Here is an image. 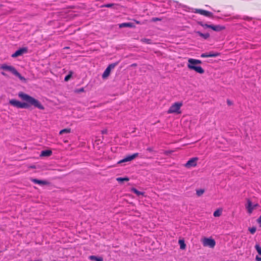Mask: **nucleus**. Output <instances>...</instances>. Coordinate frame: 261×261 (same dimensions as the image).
I'll use <instances>...</instances> for the list:
<instances>
[{
	"label": "nucleus",
	"mask_w": 261,
	"mask_h": 261,
	"mask_svg": "<svg viewBox=\"0 0 261 261\" xmlns=\"http://www.w3.org/2000/svg\"><path fill=\"white\" fill-rule=\"evenodd\" d=\"M18 95L24 102H20L15 99H12L9 100V103L11 106L18 109H28L31 106H34L40 110H43L44 109V107L39 100L29 95L20 92L18 93Z\"/></svg>",
	"instance_id": "f257e3e1"
},
{
	"label": "nucleus",
	"mask_w": 261,
	"mask_h": 261,
	"mask_svg": "<svg viewBox=\"0 0 261 261\" xmlns=\"http://www.w3.org/2000/svg\"><path fill=\"white\" fill-rule=\"evenodd\" d=\"M201 63V60L190 58L188 61L187 67L189 69L194 70L197 73L203 74L204 72V70L201 66H197V64Z\"/></svg>",
	"instance_id": "f03ea898"
},
{
	"label": "nucleus",
	"mask_w": 261,
	"mask_h": 261,
	"mask_svg": "<svg viewBox=\"0 0 261 261\" xmlns=\"http://www.w3.org/2000/svg\"><path fill=\"white\" fill-rule=\"evenodd\" d=\"M1 69L11 72L13 74L18 77L21 81L26 82V79L16 70V69L12 66L8 65L3 64L1 65Z\"/></svg>",
	"instance_id": "7ed1b4c3"
},
{
	"label": "nucleus",
	"mask_w": 261,
	"mask_h": 261,
	"mask_svg": "<svg viewBox=\"0 0 261 261\" xmlns=\"http://www.w3.org/2000/svg\"><path fill=\"white\" fill-rule=\"evenodd\" d=\"M182 106V103L181 102H175L173 105L171 106V107L168 109L167 113L168 114H180V108Z\"/></svg>",
	"instance_id": "20e7f679"
},
{
	"label": "nucleus",
	"mask_w": 261,
	"mask_h": 261,
	"mask_svg": "<svg viewBox=\"0 0 261 261\" xmlns=\"http://www.w3.org/2000/svg\"><path fill=\"white\" fill-rule=\"evenodd\" d=\"M202 243L204 246H208L210 248H213L215 246V241L211 238H204L202 241Z\"/></svg>",
	"instance_id": "39448f33"
},
{
	"label": "nucleus",
	"mask_w": 261,
	"mask_h": 261,
	"mask_svg": "<svg viewBox=\"0 0 261 261\" xmlns=\"http://www.w3.org/2000/svg\"><path fill=\"white\" fill-rule=\"evenodd\" d=\"M198 161V158L197 157L191 158L185 164L184 166L187 168L196 167L197 166Z\"/></svg>",
	"instance_id": "423d86ee"
},
{
	"label": "nucleus",
	"mask_w": 261,
	"mask_h": 261,
	"mask_svg": "<svg viewBox=\"0 0 261 261\" xmlns=\"http://www.w3.org/2000/svg\"><path fill=\"white\" fill-rule=\"evenodd\" d=\"M117 64V63H112L108 66L102 75V77L103 79L107 78L109 76L111 70L113 69Z\"/></svg>",
	"instance_id": "0eeeda50"
},
{
	"label": "nucleus",
	"mask_w": 261,
	"mask_h": 261,
	"mask_svg": "<svg viewBox=\"0 0 261 261\" xmlns=\"http://www.w3.org/2000/svg\"><path fill=\"white\" fill-rule=\"evenodd\" d=\"M194 12L211 18H213L214 16L212 12L202 9H196L195 10Z\"/></svg>",
	"instance_id": "6e6552de"
},
{
	"label": "nucleus",
	"mask_w": 261,
	"mask_h": 261,
	"mask_svg": "<svg viewBox=\"0 0 261 261\" xmlns=\"http://www.w3.org/2000/svg\"><path fill=\"white\" fill-rule=\"evenodd\" d=\"M138 155H139L138 153H135L132 155H128V156L125 157V158H124L123 159L119 161L118 162V164H121L122 163L131 161L133 160H134V159H135L136 158H137L138 156Z\"/></svg>",
	"instance_id": "1a4fd4ad"
},
{
	"label": "nucleus",
	"mask_w": 261,
	"mask_h": 261,
	"mask_svg": "<svg viewBox=\"0 0 261 261\" xmlns=\"http://www.w3.org/2000/svg\"><path fill=\"white\" fill-rule=\"evenodd\" d=\"M257 206L258 204H257L253 205L251 200L247 199V203L246 205V208H247V212L249 214H251L253 210Z\"/></svg>",
	"instance_id": "9d476101"
},
{
	"label": "nucleus",
	"mask_w": 261,
	"mask_h": 261,
	"mask_svg": "<svg viewBox=\"0 0 261 261\" xmlns=\"http://www.w3.org/2000/svg\"><path fill=\"white\" fill-rule=\"evenodd\" d=\"M27 51L26 48H20L16 50L14 54L12 55V57L16 58L19 56L22 55L24 53Z\"/></svg>",
	"instance_id": "9b49d317"
},
{
	"label": "nucleus",
	"mask_w": 261,
	"mask_h": 261,
	"mask_svg": "<svg viewBox=\"0 0 261 261\" xmlns=\"http://www.w3.org/2000/svg\"><path fill=\"white\" fill-rule=\"evenodd\" d=\"M210 27H211L210 29H212L213 31H216V32H220L222 30H225V27L224 26L221 25H215L211 24Z\"/></svg>",
	"instance_id": "f8f14e48"
},
{
	"label": "nucleus",
	"mask_w": 261,
	"mask_h": 261,
	"mask_svg": "<svg viewBox=\"0 0 261 261\" xmlns=\"http://www.w3.org/2000/svg\"><path fill=\"white\" fill-rule=\"evenodd\" d=\"M220 55V53H212L210 52L208 54L204 53L201 55V57L202 58H207V57H216Z\"/></svg>",
	"instance_id": "ddd939ff"
},
{
	"label": "nucleus",
	"mask_w": 261,
	"mask_h": 261,
	"mask_svg": "<svg viewBox=\"0 0 261 261\" xmlns=\"http://www.w3.org/2000/svg\"><path fill=\"white\" fill-rule=\"evenodd\" d=\"M31 180L34 183L40 185H46L48 184V182L46 180H39L35 178H32Z\"/></svg>",
	"instance_id": "4468645a"
},
{
	"label": "nucleus",
	"mask_w": 261,
	"mask_h": 261,
	"mask_svg": "<svg viewBox=\"0 0 261 261\" xmlns=\"http://www.w3.org/2000/svg\"><path fill=\"white\" fill-rule=\"evenodd\" d=\"M52 153L50 150H45L41 151L40 156H49Z\"/></svg>",
	"instance_id": "2eb2a0df"
},
{
	"label": "nucleus",
	"mask_w": 261,
	"mask_h": 261,
	"mask_svg": "<svg viewBox=\"0 0 261 261\" xmlns=\"http://www.w3.org/2000/svg\"><path fill=\"white\" fill-rule=\"evenodd\" d=\"M195 33L204 39H208L210 36L208 33L203 34L199 31H197Z\"/></svg>",
	"instance_id": "dca6fc26"
},
{
	"label": "nucleus",
	"mask_w": 261,
	"mask_h": 261,
	"mask_svg": "<svg viewBox=\"0 0 261 261\" xmlns=\"http://www.w3.org/2000/svg\"><path fill=\"white\" fill-rule=\"evenodd\" d=\"M134 27H135V25L133 24V23H131V22L122 23L119 25L120 28H124V27L133 28Z\"/></svg>",
	"instance_id": "f3484780"
},
{
	"label": "nucleus",
	"mask_w": 261,
	"mask_h": 261,
	"mask_svg": "<svg viewBox=\"0 0 261 261\" xmlns=\"http://www.w3.org/2000/svg\"><path fill=\"white\" fill-rule=\"evenodd\" d=\"M90 260H94L95 261H103V258L101 257H97L94 255H91L89 257Z\"/></svg>",
	"instance_id": "a211bd4d"
},
{
	"label": "nucleus",
	"mask_w": 261,
	"mask_h": 261,
	"mask_svg": "<svg viewBox=\"0 0 261 261\" xmlns=\"http://www.w3.org/2000/svg\"><path fill=\"white\" fill-rule=\"evenodd\" d=\"M131 191L133 192L134 193L137 194L138 196L140 195H144V193L143 192H140L137 190L136 188H133L131 189Z\"/></svg>",
	"instance_id": "6ab92c4d"
},
{
	"label": "nucleus",
	"mask_w": 261,
	"mask_h": 261,
	"mask_svg": "<svg viewBox=\"0 0 261 261\" xmlns=\"http://www.w3.org/2000/svg\"><path fill=\"white\" fill-rule=\"evenodd\" d=\"M178 243L180 245V248L181 249H185L186 248V244L185 243V241L183 240H179L178 241Z\"/></svg>",
	"instance_id": "aec40b11"
},
{
	"label": "nucleus",
	"mask_w": 261,
	"mask_h": 261,
	"mask_svg": "<svg viewBox=\"0 0 261 261\" xmlns=\"http://www.w3.org/2000/svg\"><path fill=\"white\" fill-rule=\"evenodd\" d=\"M117 181H118L119 182L121 183L122 182L125 181H128L129 178L127 177H118L116 178Z\"/></svg>",
	"instance_id": "412c9836"
},
{
	"label": "nucleus",
	"mask_w": 261,
	"mask_h": 261,
	"mask_svg": "<svg viewBox=\"0 0 261 261\" xmlns=\"http://www.w3.org/2000/svg\"><path fill=\"white\" fill-rule=\"evenodd\" d=\"M222 214V210L218 209L215 211L214 213V216L215 217H219Z\"/></svg>",
	"instance_id": "4be33fe9"
},
{
	"label": "nucleus",
	"mask_w": 261,
	"mask_h": 261,
	"mask_svg": "<svg viewBox=\"0 0 261 261\" xmlns=\"http://www.w3.org/2000/svg\"><path fill=\"white\" fill-rule=\"evenodd\" d=\"M70 132H71L70 128H65V129L61 130L59 132V134L62 135L64 133H70Z\"/></svg>",
	"instance_id": "5701e85b"
},
{
	"label": "nucleus",
	"mask_w": 261,
	"mask_h": 261,
	"mask_svg": "<svg viewBox=\"0 0 261 261\" xmlns=\"http://www.w3.org/2000/svg\"><path fill=\"white\" fill-rule=\"evenodd\" d=\"M198 24L199 25H200L201 27H202L204 29H206V28H211V24H206V23H203L202 22H198Z\"/></svg>",
	"instance_id": "b1692460"
},
{
	"label": "nucleus",
	"mask_w": 261,
	"mask_h": 261,
	"mask_svg": "<svg viewBox=\"0 0 261 261\" xmlns=\"http://www.w3.org/2000/svg\"><path fill=\"white\" fill-rule=\"evenodd\" d=\"M204 189H200L196 190V194L198 196H201L204 193Z\"/></svg>",
	"instance_id": "393cba45"
},
{
	"label": "nucleus",
	"mask_w": 261,
	"mask_h": 261,
	"mask_svg": "<svg viewBox=\"0 0 261 261\" xmlns=\"http://www.w3.org/2000/svg\"><path fill=\"white\" fill-rule=\"evenodd\" d=\"M255 248L259 255H261V247L258 244H256Z\"/></svg>",
	"instance_id": "a878e982"
},
{
	"label": "nucleus",
	"mask_w": 261,
	"mask_h": 261,
	"mask_svg": "<svg viewBox=\"0 0 261 261\" xmlns=\"http://www.w3.org/2000/svg\"><path fill=\"white\" fill-rule=\"evenodd\" d=\"M141 41L142 42L147 43V44H151V40L146 39V38L141 39Z\"/></svg>",
	"instance_id": "bb28decb"
},
{
	"label": "nucleus",
	"mask_w": 261,
	"mask_h": 261,
	"mask_svg": "<svg viewBox=\"0 0 261 261\" xmlns=\"http://www.w3.org/2000/svg\"><path fill=\"white\" fill-rule=\"evenodd\" d=\"M256 227H252L251 228H249V231L250 232L251 234H254L256 231Z\"/></svg>",
	"instance_id": "cd10ccee"
},
{
	"label": "nucleus",
	"mask_w": 261,
	"mask_h": 261,
	"mask_svg": "<svg viewBox=\"0 0 261 261\" xmlns=\"http://www.w3.org/2000/svg\"><path fill=\"white\" fill-rule=\"evenodd\" d=\"M84 91H85L84 90V88H81L79 89H76L75 90V92L78 93H80V92H84Z\"/></svg>",
	"instance_id": "c85d7f7f"
},
{
	"label": "nucleus",
	"mask_w": 261,
	"mask_h": 261,
	"mask_svg": "<svg viewBox=\"0 0 261 261\" xmlns=\"http://www.w3.org/2000/svg\"><path fill=\"white\" fill-rule=\"evenodd\" d=\"M71 77V74H69L68 75H67V76H65V81H68Z\"/></svg>",
	"instance_id": "c756f323"
},
{
	"label": "nucleus",
	"mask_w": 261,
	"mask_h": 261,
	"mask_svg": "<svg viewBox=\"0 0 261 261\" xmlns=\"http://www.w3.org/2000/svg\"><path fill=\"white\" fill-rule=\"evenodd\" d=\"M161 20H162L161 18H157V17L153 18L152 19V21H161Z\"/></svg>",
	"instance_id": "7c9ffc66"
},
{
	"label": "nucleus",
	"mask_w": 261,
	"mask_h": 261,
	"mask_svg": "<svg viewBox=\"0 0 261 261\" xmlns=\"http://www.w3.org/2000/svg\"><path fill=\"white\" fill-rule=\"evenodd\" d=\"M257 223L259 224L260 227H261V215L257 220Z\"/></svg>",
	"instance_id": "2f4dec72"
},
{
	"label": "nucleus",
	"mask_w": 261,
	"mask_h": 261,
	"mask_svg": "<svg viewBox=\"0 0 261 261\" xmlns=\"http://www.w3.org/2000/svg\"><path fill=\"white\" fill-rule=\"evenodd\" d=\"M113 5L114 4H108L104 5L103 7H107V8H110V7H112V6H113Z\"/></svg>",
	"instance_id": "473e14b6"
},
{
	"label": "nucleus",
	"mask_w": 261,
	"mask_h": 261,
	"mask_svg": "<svg viewBox=\"0 0 261 261\" xmlns=\"http://www.w3.org/2000/svg\"><path fill=\"white\" fill-rule=\"evenodd\" d=\"M147 150L149 152H152L153 151V148L152 147H148L147 148Z\"/></svg>",
	"instance_id": "72a5a7b5"
},
{
	"label": "nucleus",
	"mask_w": 261,
	"mask_h": 261,
	"mask_svg": "<svg viewBox=\"0 0 261 261\" xmlns=\"http://www.w3.org/2000/svg\"><path fill=\"white\" fill-rule=\"evenodd\" d=\"M101 133L102 134H107V129H103V130H101Z\"/></svg>",
	"instance_id": "f704fd0d"
},
{
	"label": "nucleus",
	"mask_w": 261,
	"mask_h": 261,
	"mask_svg": "<svg viewBox=\"0 0 261 261\" xmlns=\"http://www.w3.org/2000/svg\"><path fill=\"white\" fill-rule=\"evenodd\" d=\"M137 66V64L136 63L132 64L130 66L131 67H136Z\"/></svg>",
	"instance_id": "c9c22d12"
},
{
	"label": "nucleus",
	"mask_w": 261,
	"mask_h": 261,
	"mask_svg": "<svg viewBox=\"0 0 261 261\" xmlns=\"http://www.w3.org/2000/svg\"><path fill=\"white\" fill-rule=\"evenodd\" d=\"M1 74H2L3 75L5 76H7L6 73H5L4 72H1Z\"/></svg>",
	"instance_id": "e433bc0d"
},
{
	"label": "nucleus",
	"mask_w": 261,
	"mask_h": 261,
	"mask_svg": "<svg viewBox=\"0 0 261 261\" xmlns=\"http://www.w3.org/2000/svg\"><path fill=\"white\" fill-rule=\"evenodd\" d=\"M30 168H32V169H35V168H36V166L34 165H33V166H30Z\"/></svg>",
	"instance_id": "4c0bfd02"
},
{
	"label": "nucleus",
	"mask_w": 261,
	"mask_h": 261,
	"mask_svg": "<svg viewBox=\"0 0 261 261\" xmlns=\"http://www.w3.org/2000/svg\"><path fill=\"white\" fill-rule=\"evenodd\" d=\"M261 258V257H258V256H257L256 257V259L257 261H258V260H259V258Z\"/></svg>",
	"instance_id": "58836bf2"
},
{
	"label": "nucleus",
	"mask_w": 261,
	"mask_h": 261,
	"mask_svg": "<svg viewBox=\"0 0 261 261\" xmlns=\"http://www.w3.org/2000/svg\"><path fill=\"white\" fill-rule=\"evenodd\" d=\"M227 103L228 105H231V102L229 100H227Z\"/></svg>",
	"instance_id": "ea45409f"
},
{
	"label": "nucleus",
	"mask_w": 261,
	"mask_h": 261,
	"mask_svg": "<svg viewBox=\"0 0 261 261\" xmlns=\"http://www.w3.org/2000/svg\"><path fill=\"white\" fill-rule=\"evenodd\" d=\"M259 261H261V258H259Z\"/></svg>",
	"instance_id": "a19ab883"
},
{
	"label": "nucleus",
	"mask_w": 261,
	"mask_h": 261,
	"mask_svg": "<svg viewBox=\"0 0 261 261\" xmlns=\"http://www.w3.org/2000/svg\"><path fill=\"white\" fill-rule=\"evenodd\" d=\"M1 6L0 5V7H1Z\"/></svg>",
	"instance_id": "79ce46f5"
}]
</instances>
